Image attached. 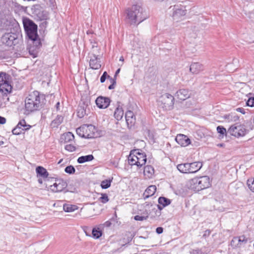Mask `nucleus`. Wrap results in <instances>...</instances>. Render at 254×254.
I'll use <instances>...</instances> for the list:
<instances>
[{
    "label": "nucleus",
    "mask_w": 254,
    "mask_h": 254,
    "mask_svg": "<svg viewBox=\"0 0 254 254\" xmlns=\"http://www.w3.org/2000/svg\"><path fill=\"white\" fill-rule=\"evenodd\" d=\"M45 98L38 91L30 93L25 100L24 114L28 115L32 112L40 110L44 104Z\"/></svg>",
    "instance_id": "f257e3e1"
},
{
    "label": "nucleus",
    "mask_w": 254,
    "mask_h": 254,
    "mask_svg": "<svg viewBox=\"0 0 254 254\" xmlns=\"http://www.w3.org/2000/svg\"><path fill=\"white\" fill-rule=\"evenodd\" d=\"M126 21L130 25H138L147 18L144 9L139 4L133 5L126 10Z\"/></svg>",
    "instance_id": "f03ea898"
},
{
    "label": "nucleus",
    "mask_w": 254,
    "mask_h": 254,
    "mask_svg": "<svg viewBox=\"0 0 254 254\" xmlns=\"http://www.w3.org/2000/svg\"><path fill=\"white\" fill-rule=\"evenodd\" d=\"M188 185L190 189L199 191L210 187V179L207 176L195 177L189 180Z\"/></svg>",
    "instance_id": "7ed1b4c3"
},
{
    "label": "nucleus",
    "mask_w": 254,
    "mask_h": 254,
    "mask_svg": "<svg viewBox=\"0 0 254 254\" xmlns=\"http://www.w3.org/2000/svg\"><path fill=\"white\" fill-rule=\"evenodd\" d=\"M24 30L28 39L37 36V25L31 19L25 18L23 19Z\"/></svg>",
    "instance_id": "20e7f679"
},
{
    "label": "nucleus",
    "mask_w": 254,
    "mask_h": 254,
    "mask_svg": "<svg viewBox=\"0 0 254 254\" xmlns=\"http://www.w3.org/2000/svg\"><path fill=\"white\" fill-rule=\"evenodd\" d=\"M246 132L245 126L238 123L232 125L228 129L229 135L237 138L245 136Z\"/></svg>",
    "instance_id": "39448f33"
},
{
    "label": "nucleus",
    "mask_w": 254,
    "mask_h": 254,
    "mask_svg": "<svg viewBox=\"0 0 254 254\" xmlns=\"http://www.w3.org/2000/svg\"><path fill=\"white\" fill-rule=\"evenodd\" d=\"M1 42L3 44L11 47L18 43L17 35L14 33H5L1 37Z\"/></svg>",
    "instance_id": "423d86ee"
},
{
    "label": "nucleus",
    "mask_w": 254,
    "mask_h": 254,
    "mask_svg": "<svg viewBox=\"0 0 254 254\" xmlns=\"http://www.w3.org/2000/svg\"><path fill=\"white\" fill-rule=\"evenodd\" d=\"M160 102L163 105V108L166 110H170L174 106V97L169 93H165L160 97Z\"/></svg>",
    "instance_id": "0eeeda50"
},
{
    "label": "nucleus",
    "mask_w": 254,
    "mask_h": 254,
    "mask_svg": "<svg viewBox=\"0 0 254 254\" xmlns=\"http://www.w3.org/2000/svg\"><path fill=\"white\" fill-rule=\"evenodd\" d=\"M93 128L92 125H84L76 130L77 134L80 137L85 138H90L92 137V135L88 133V130Z\"/></svg>",
    "instance_id": "6e6552de"
},
{
    "label": "nucleus",
    "mask_w": 254,
    "mask_h": 254,
    "mask_svg": "<svg viewBox=\"0 0 254 254\" xmlns=\"http://www.w3.org/2000/svg\"><path fill=\"white\" fill-rule=\"evenodd\" d=\"M144 207L148 212V216L150 215L151 218L159 217L161 215V212L154 206L152 204L146 202L144 204Z\"/></svg>",
    "instance_id": "1a4fd4ad"
},
{
    "label": "nucleus",
    "mask_w": 254,
    "mask_h": 254,
    "mask_svg": "<svg viewBox=\"0 0 254 254\" xmlns=\"http://www.w3.org/2000/svg\"><path fill=\"white\" fill-rule=\"evenodd\" d=\"M67 187L66 182L63 179H58L53 185L51 186V190L55 192H60Z\"/></svg>",
    "instance_id": "9d476101"
},
{
    "label": "nucleus",
    "mask_w": 254,
    "mask_h": 254,
    "mask_svg": "<svg viewBox=\"0 0 254 254\" xmlns=\"http://www.w3.org/2000/svg\"><path fill=\"white\" fill-rule=\"evenodd\" d=\"M173 17L174 19L177 20L186 14L187 10L184 6H174L173 9Z\"/></svg>",
    "instance_id": "9b49d317"
},
{
    "label": "nucleus",
    "mask_w": 254,
    "mask_h": 254,
    "mask_svg": "<svg viewBox=\"0 0 254 254\" xmlns=\"http://www.w3.org/2000/svg\"><path fill=\"white\" fill-rule=\"evenodd\" d=\"M98 57L94 54H91L89 65L92 69H98L101 67L100 59Z\"/></svg>",
    "instance_id": "f8f14e48"
},
{
    "label": "nucleus",
    "mask_w": 254,
    "mask_h": 254,
    "mask_svg": "<svg viewBox=\"0 0 254 254\" xmlns=\"http://www.w3.org/2000/svg\"><path fill=\"white\" fill-rule=\"evenodd\" d=\"M110 102L109 98L103 96L98 97L95 101L97 107L100 109L107 108L109 106Z\"/></svg>",
    "instance_id": "ddd939ff"
},
{
    "label": "nucleus",
    "mask_w": 254,
    "mask_h": 254,
    "mask_svg": "<svg viewBox=\"0 0 254 254\" xmlns=\"http://www.w3.org/2000/svg\"><path fill=\"white\" fill-rule=\"evenodd\" d=\"M175 140L182 146H187L191 143L190 139L187 135L183 134H178Z\"/></svg>",
    "instance_id": "4468645a"
},
{
    "label": "nucleus",
    "mask_w": 254,
    "mask_h": 254,
    "mask_svg": "<svg viewBox=\"0 0 254 254\" xmlns=\"http://www.w3.org/2000/svg\"><path fill=\"white\" fill-rule=\"evenodd\" d=\"M136 151L137 154H135L136 155L137 160V167L140 168L143 165H145L146 162V155L144 152H140L138 149H135Z\"/></svg>",
    "instance_id": "2eb2a0df"
},
{
    "label": "nucleus",
    "mask_w": 254,
    "mask_h": 254,
    "mask_svg": "<svg viewBox=\"0 0 254 254\" xmlns=\"http://www.w3.org/2000/svg\"><path fill=\"white\" fill-rule=\"evenodd\" d=\"M203 65L199 63H192L190 66V71L191 73L194 74H197L201 71L203 70Z\"/></svg>",
    "instance_id": "dca6fc26"
},
{
    "label": "nucleus",
    "mask_w": 254,
    "mask_h": 254,
    "mask_svg": "<svg viewBox=\"0 0 254 254\" xmlns=\"http://www.w3.org/2000/svg\"><path fill=\"white\" fill-rule=\"evenodd\" d=\"M190 93L188 89H181L176 93V96L180 100H185L190 97Z\"/></svg>",
    "instance_id": "f3484780"
},
{
    "label": "nucleus",
    "mask_w": 254,
    "mask_h": 254,
    "mask_svg": "<svg viewBox=\"0 0 254 254\" xmlns=\"http://www.w3.org/2000/svg\"><path fill=\"white\" fill-rule=\"evenodd\" d=\"M88 105L84 102L80 103L77 109V115L79 118H83L86 114Z\"/></svg>",
    "instance_id": "a211bd4d"
},
{
    "label": "nucleus",
    "mask_w": 254,
    "mask_h": 254,
    "mask_svg": "<svg viewBox=\"0 0 254 254\" xmlns=\"http://www.w3.org/2000/svg\"><path fill=\"white\" fill-rule=\"evenodd\" d=\"M125 118L128 126H132L135 122V117L133 113L131 111H127L125 114Z\"/></svg>",
    "instance_id": "6ab92c4d"
},
{
    "label": "nucleus",
    "mask_w": 254,
    "mask_h": 254,
    "mask_svg": "<svg viewBox=\"0 0 254 254\" xmlns=\"http://www.w3.org/2000/svg\"><path fill=\"white\" fill-rule=\"evenodd\" d=\"M202 167V163L197 161L190 163V173H195Z\"/></svg>",
    "instance_id": "aec40b11"
},
{
    "label": "nucleus",
    "mask_w": 254,
    "mask_h": 254,
    "mask_svg": "<svg viewBox=\"0 0 254 254\" xmlns=\"http://www.w3.org/2000/svg\"><path fill=\"white\" fill-rule=\"evenodd\" d=\"M156 190V187L154 185H151L149 186L145 190L143 194V196L144 199L152 196Z\"/></svg>",
    "instance_id": "412c9836"
},
{
    "label": "nucleus",
    "mask_w": 254,
    "mask_h": 254,
    "mask_svg": "<svg viewBox=\"0 0 254 254\" xmlns=\"http://www.w3.org/2000/svg\"><path fill=\"white\" fill-rule=\"evenodd\" d=\"M36 172L38 177L43 179L47 178L49 176V173L47 170L42 166H38L36 168Z\"/></svg>",
    "instance_id": "4be33fe9"
},
{
    "label": "nucleus",
    "mask_w": 254,
    "mask_h": 254,
    "mask_svg": "<svg viewBox=\"0 0 254 254\" xmlns=\"http://www.w3.org/2000/svg\"><path fill=\"white\" fill-rule=\"evenodd\" d=\"M134 153L137 154L135 150H132L130 151V154L128 157V162L129 164L131 166L136 165L137 166V160H136V157Z\"/></svg>",
    "instance_id": "5701e85b"
},
{
    "label": "nucleus",
    "mask_w": 254,
    "mask_h": 254,
    "mask_svg": "<svg viewBox=\"0 0 254 254\" xmlns=\"http://www.w3.org/2000/svg\"><path fill=\"white\" fill-rule=\"evenodd\" d=\"M28 40L29 43H30V41L32 43H29V44L31 45L32 44V46H34V48H35V49H39L42 46V44L38 35H37V36H34L33 37H32V38H29L28 39Z\"/></svg>",
    "instance_id": "b1692460"
},
{
    "label": "nucleus",
    "mask_w": 254,
    "mask_h": 254,
    "mask_svg": "<svg viewBox=\"0 0 254 254\" xmlns=\"http://www.w3.org/2000/svg\"><path fill=\"white\" fill-rule=\"evenodd\" d=\"M178 170L182 173H190V163H182L177 165Z\"/></svg>",
    "instance_id": "393cba45"
},
{
    "label": "nucleus",
    "mask_w": 254,
    "mask_h": 254,
    "mask_svg": "<svg viewBox=\"0 0 254 254\" xmlns=\"http://www.w3.org/2000/svg\"><path fill=\"white\" fill-rule=\"evenodd\" d=\"M94 159L93 155L90 154L85 156H82L77 159V162L79 164H82L86 162L92 161Z\"/></svg>",
    "instance_id": "a878e982"
},
{
    "label": "nucleus",
    "mask_w": 254,
    "mask_h": 254,
    "mask_svg": "<svg viewBox=\"0 0 254 254\" xmlns=\"http://www.w3.org/2000/svg\"><path fill=\"white\" fill-rule=\"evenodd\" d=\"M64 117L61 115H58L51 124V126L54 127H58V126L63 122Z\"/></svg>",
    "instance_id": "bb28decb"
},
{
    "label": "nucleus",
    "mask_w": 254,
    "mask_h": 254,
    "mask_svg": "<svg viewBox=\"0 0 254 254\" xmlns=\"http://www.w3.org/2000/svg\"><path fill=\"white\" fill-rule=\"evenodd\" d=\"M103 234L102 231L99 228H93L91 231V236L94 239H99Z\"/></svg>",
    "instance_id": "cd10ccee"
},
{
    "label": "nucleus",
    "mask_w": 254,
    "mask_h": 254,
    "mask_svg": "<svg viewBox=\"0 0 254 254\" xmlns=\"http://www.w3.org/2000/svg\"><path fill=\"white\" fill-rule=\"evenodd\" d=\"M124 115V111L122 107H118L114 112V117L118 120H121Z\"/></svg>",
    "instance_id": "c85d7f7f"
},
{
    "label": "nucleus",
    "mask_w": 254,
    "mask_h": 254,
    "mask_svg": "<svg viewBox=\"0 0 254 254\" xmlns=\"http://www.w3.org/2000/svg\"><path fill=\"white\" fill-rule=\"evenodd\" d=\"M12 89V86L8 83V81L0 85V90L2 92L4 90L7 93H10Z\"/></svg>",
    "instance_id": "c756f323"
},
{
    "label": "nucleus",
    "mask_w": 254,
    "mask_h": 254,
    "mask_svg": "<svg viewBox=\"0 0 254 254\" xmlns=\"http://www.w3.org/2000/svg\"><path fill=\"white\" fill-rule=\"evenodd\" d=\"M74 138V135L70 132L64 133L61 138L62 139H64L65 143L70 142L73 140Z\"/></svg>",
    "instance_id": "7c9ffc66"
},
{
    "label": "nucleus",
    "mask_w": 254,
    "mask_h": 254,
    "mask_svg": "<svg viewBox=\"0 0 254 254\" xmlns=\"http://www.w3.org/2000/svg\"><path fill=\"white\" fill-rule=\"evenodd\" d=\"M217 132L219 133V137L223 138L224 136H227L229 135L228 130L227 131L226 128L221 126H219L217 127Z\"/></svg>",
    "instance_id": "2f4dec72"
},
{
    "label": "nucleus",
    "mask_w": 254,
    "mask_h": 254,
    "mask_svg": "<svg viewBox=\"0 0 254 254\" xmlns=\"http://www.w3.org/2000/svg\"><path fill=\"white\" fill-rule=\"evenodd\" d=\"M17 126L22 130H27L31 127V126L26 124L24 119L20 120Z\"/></svg>",
    "instance_id": "473e14b6"
},
{
    "label": "nucleus",
    "mask_w": 254,
    "mask_h": 254,
    "mask_svg": "<svg viewBox=\"0 0 254 254\" xmlns=\"http://www.w3.org/2000/svg\"><path fill=\"white\" fill-rule=\"evenodd\" d=\"M158 201V203L162 204L163 207H166L169 205L171 202L170 199L163 196L159 197Z\"/></svg>",
    "instance_id": "72a5a7b5"
},
{
    "label": "nucleus",
    "mask_w": 254,
    "mask_h": 254,
    "mask_svg": "<svg viewBox=\"0 0 254 254\" xmlns=\"http://www.w3.org/2000/svg\"><path fill=\"white\" fill-rule=\"evenodd\" d=\"M63 209L65 212H72L78 209V207L75 205L69 204H64L63 205Z\"/></svg>",
    "instance_id": "f704fd0d"
},
{
    "label": "nucleus",
    "mask_w": 254,
    "mask_h": 254,
    "mask_svg": "<svg viewBox=\"0 0 254 254\" xmlns=\"http://www.w3.org/2000/svg\"><path fill=\"white\" fill-rule=\"evenodd\" d=\"M154 173V168L150 165H147L144 168V173L148 177L151 176Z\"/></svg>",
    "instance_id": "c9c22d12"
},
{
    "label": "nucleus",
    "mask_w": 254,
    "mask_h": 254,
    "mask_svg": "<svg viewBox=\"0 0 254 254\" xmlns=\"http://www.w3.org/2000/svg\"><path fill=\"white\" fill-rule=\"evenodd\" d=\"M9 75L5 72L0 73V85L8 81Z\"/></svg>",
    "instance_id": "e433bc0d"
},
{
    "label": "nucleus",
    "mask_w": 254,
    "mask_h": 254,
    "mask_svg": "<svg viewBox=\"0 0 254 254\" xmlns=\"http://www.w3.org/2000/svg\"><path fill=\"white\" fill-rule=\"evenodd\" d=\"M144 214H146V216H139V215H135L134 217V219L136 221H143L145 220H147L148 218V212L147 209H145V212L143 213Z\"/></svg>",
    "instance_id": "4c0bfd02"
},
{
    "label": "nucleus",
    "mask_w": 254,
    "mask_h": 254,
    "mask_svg": "<svg viewBox=\"0 0 254 254\" xmlns=\"http://www.w3.org/2000/svg\"><path fill=\"white\" fill-rule=\"evenodd\" d=\"M112 180H105L102 181L101 183V187L103 189H106L109 188L111 186Z\"/></svg>",
    "instance_id": "58836bf2"
},
{
    "label": "nucleus",
    "mask_w": 254,
    "mask_h": 254,
    "mask_svg": "<svg viewBox=\"0 0 254 254\" xmlns=\"http://www.w3.org/2000/svg\"><path fill=\"white\" fill-rule=\"evenodd\" d=\"M240 241L238 237H234L231 242V246L233 248H236L238 247H239V241Z\"/></svg>",
    "instance_id": "ea45409f"
},
{
    "label": "nucleus",
    "mask_w": 254,
    "mask_h": 254,
    "mask_svg": "<svg viewBox=\"0 0 254 254\" xmlns=\"http://www.w3.org/2000/svg\"><path fill=\"white\" fill-rule=\"evenodd\" d=\"M65 173L69 174H73L75 173V170L74 167L72 165L67 166L64 169Z\"/></svg>",
    "instance_id": "a19ab883"
},
{
    "label": "nucleus",
    "mask_w": 254,
    "mask_h": 254,
    "mask_svg": "<svg viewBox=\"0 0 254 254\" xmlns=\"http://www.w3.org/2000/svg\"><path fill=\"white\" fill-rule=\"evenodd\" d=\"M38 50V49H35V48H34V46H30L29 48V54L31 55H32L33 56V57H36L37 56Z\"/></svg>",
    "instance_id": "79ce46f5"
},
{
    "label": "nucleus",
    "mask_w": 254,
    "mask_h": 254,
    "mask_svg": "<svg viewBox=\"0 0 254 254\" xmlns=\"http://www.w3.org/2000/svg\"><path fill=\"white\" fill-rule=\"evenodd\" d=\"M126 236H127V240L125 242L127 244L129 243L132 240L134 236V234L128 232L126 233Z\"/></svg>",
    "instance_id": "37998d69"
},
{
    "label": "nucleus",
    "mask_w": 254,
    "mask_h": 254,
    "mask_svg": "<svg viewBox=\"0 0 254 254\" xmlns=\"http://www.w3.org/2000/svg\"><path fill=\"white\" fill-rule=\"evenodd\" d=\"M99 200L103 203H105L109 201V199L106 193H102L101 196L99 198Z\"/></svg>",
    "instance_id": "c03bdc74"
},
{
    "label": "nucleus",
    "mask_w": 254,
    "mask_h": 254,
    "mask_svg": "<svg viewBox=\"0 0 254 254\" xmlns=\"http://www.w3.org/2000/svg\"><path fill=\"white\" fill-rule=\"evenodd\" d=\"M247 184L249 189L254 192V178L249 179L247 181Z\"/></svg>",
    "instance_id": "a18cd8bd"
},
{
    "label": "nucleus",
    "mask_w": 254,
    "mask_h": 254,
    "mask_svg": "<svg viewBox=\"0 0 254 254\" xmlns=\"http://www.w3.org/2000/svg\"><path fill=\"white\" fill-rule=\"evenodd\" d=\"M64 148L66 150L69 152H73L76 149V147L74 145L70 144L65 145Z\"/></svg>",
    "instance_id": "49530a36"
},
{
    "label": "nucleus",
    "mask_w": 254,
    "mask_h": 254,
    "mask_svg": "<svg viewBox=\"0 0 254 254\" xmlns=\"http://www.w3.org/2000/svg\"><path fill=\"white\" fill-rule=\"evenodd\" d=\"M109 78H110V76L107 74L106 71H104L100 77V82L101 83H103L105 81L106 79H109Z\"/></svg>",
    "instance_id": "de8ad7c7"
},
{
    "label": "nucleus",
    "mask_w": 254,
    "mask_h": 254,
    "mask_svg": "<svg viewBox=\"0 0 254 254\" xmlns=\"http://www.w3.org/2000/svg\"><path fill=\"white\" fill-rule=\"evenodd\" d=\"M23 130L21 129L19 127H18L17 126L13 128L12 130V132L13 134L15 135H19L22 133Z\"/></svg>",
    "instance_id": "09e8293b"
},
{
    "label": "nucleus",
    "mask_w": 254,
    "mask_h": 254,
    "mask_svg": "<svg viewBox=\"0 0 254 254\" xmlns=\"http://www.w3.org/2000/svg\"><path fill=\"white\" fill-rule=\"evenodd\" d=\"M246 105L250 107H254V97H250L246 102Z\"/></svg>",
    "instance_id": "8fccbe9b"
},
{
    "label": "nucleus",
    "mask_w": 254,
    "mask_h": 254,
    "mask_svg": "<svg viewBox=\"0 0 254 254\" xmlns=\"http://www.w3.org/2000/svg\"><path fill=\"white\" fill-rule=\"evenodd\" d=\"M190 254H202V252L201 249H193L190 251Z\"/></svg>",
    "instance_id": "3c124183"
},
{
    "label": "nucleus",
    "mask_w": 254,
    "mask_h": 254,
    "mask_svg": "<svg viewBox=\"0 0 254 254\" xmlns=\"http://www.w3.org/2000/svg\"><path fill=\"white\" fill-rule=\"evenodd\" d=\"M163 232V228L162 227H158L156 229V232L158 234H161Z\"/></svg>",
    "instance_id": "603ef678"
},
{
    "label": "nucleus",
    "mask_w": 254,
    "mask_h": 254,
    "mask_svg": "<svg viewBox=\"0 0 254 254\" xmlns=\"http://www.w3.org/2000/svg\"><path fill=\"white\" fill-rule=\"evenodd\" d=\"M210 233L211 231L210 230H206V231H204V233L203 235V237L205 238L208 237L210 235Z\"/></svg>",
    "instance_id": "864d4df0"
},
{
    "label": "nucleus",
    "mask_w": 254,
    "mask_h": 254,
    "mask_svg": "<svg viewBox=\"0 0 254 254\" xmlns=\"http://www.w3.org/2000/svg\"><path fill=\"white\" fill-rule=\"evenodd\" d=\"M116 84V81H113V83H112L111 85H110L109 86L108 89L110 90L114 89Z\"/></svg>",
    "instance_id": "5fc2aeb1"
},
{
    "label": "nucleus",
    "mask_w": 254,
    "mask_h": 254,
    "mask_svg": "<svg viewBox=\"0 0 254 254\" xmlns=\"http://www.w3.org/2000/svg\"><path fill=\"white\" fill-rule=\"evenodd\" d=\"M6 122V119L4 117L0 116V124H4Z\"/></svg>",
    "instance_id": "6e6d98bb"
},
{
    "label": "nucleus",
    "mask_w": 254,
    "mask_h": 254,
    "mask_svg": "<svg viewBox=\"0 0 254 254\" xmlns=\"http://www.w3.org/2000/svg\"><path fill=\"white\" fill-rule=\"evenodd\" d=\"M236 110L237 111V112H240L242 114H245V110L244 108H238L236 109Z\"/></svg>",
    "instance_id": "4d7b16f0"
},
{
    "label": "nucleus",
    "mask_w": 254,
    "mask_h": 254,
    "mask_svg": "<svg viewBox=\"0 0 254 254\" xmlns=\"http://www.w3.org/2000/svg\"><path fill=\"white\" fill-rule=\"evenodd\" d=\"M91 43L92 44V48H94L95 47H97L98 44L95 41H94V42L91 41Z\"/></svg>",
    "instance_id": "13d9d810"
},
{
    "label": "nucleus",
    "mask_w": 254,
    "mask_h": 254,
    "mask_svg": "<svg viewBox=\"0 0 254 254\" xmlns=\"http://www.w3.org/2000/svg\"><path fill=\"white\" fill-rule=\"evenodd\" d=\"M158 210H160V211L164 208L165 207H163V206L162 205V204H158L157 205Z\"/></svg>",
    "instance_id": "bf43d9fd"
},
{
    "label": "nucleus",
    "mask_w": 254,
    "mask_h": 254,
    "mask_svg": "<svg viewBox=\"0 0 254 254\" xmlns=\"http://www.w3.org/2000/svg\"><path fill=\"white\" fill-rule=\"evenodd\" d=\"M60 103L59 102H58L55 105V107H56L57 111L60 110Z\"/></svg>",
    "instance_id": "052dcab7"
},
{
    "label": "nucleus",
    "mask_w": 254,
    "mask_h": 254,
    "mask_svg": "<svg viewBox=\"0 0 254 254\" xmlns=\"http://www.w3.org/2000/svg\"><path fill=\"white\" fill-rule=\"evenodd\" d=\"M233 117V115L232 114H229L228 115H225V119H230V118L232 119Z\"/></svg>",
    "instance_id": "680f3d73"
},
{
    "label": "nucleus",
    "mask_w": 254,
    "mask_h": 254,
    "mask_svg": "<svg viewBox=\"0 0 254 254\" xmlns=\"http://www.w3.org/2000/svg\"><path fill=\"white\" fill-rule=\"evenodd\" d=\"M84 231L86 236H90V237L91 236V235L90 234V232H88L87 230H86L85 229H84Z\"/></svg>",
    "instance_id": "e2e57ef3"
},
{
    "label": "nucleus",
    "mask_w": 254,
    "mask_h": 254,
    "mask_svg": "<svg viewBox=\"0 0 254 254\" xmlns=\"http://www.w3.org/2000/svg\"><path fill=\"white\" fill-rule=\"evenodd\" d=\"M120 68H119V69H118L116 70V72H115V76H115V78H116L117 75L119 74V73L120 72Z\"/></svg>",
    "instance_id": "0e129e2a"
},
{
    "label": "nucleus",
    "mask_w": 254,
    "mask_h": 254,
    "mask_svg": "<svg viewBox=\"0 0 254 254\" xmlns=\"http://www.w3.org/2000/svg\"><path fill=\"white\" fill-rule=\"evenodd\" d=\"M111 224V223L110 221H106V222H105V225L106 226H107V227H109V226H110Z\"/></svg>",
    "instance_id": "69168bd1"
},
{
    "label": "nucleus",
    "mask_w": 254,
    "mask_h": 254,
    "mask_svg": "<svg viewBox=\"0 0 254 254\" xmlns=\"http://www.w3.org/2000/svg\"><path fill=\"white\" fill-rule=\"evenodd\" d=\"M243 238V239H241V237H239L238 238V239H239L240 241H239V244H240L241 242H243V241H245V238L244 237H242Z\"/></svg>",
    "instance_id": "338daca9"
},
{
    "label": "nucleus",
    "mask_w": 254,
    "mask_h": 254,
    "mask_svg": "<svg viewBox=\"0 0 254 254\" xmlns=\"http://www.w3.org/2000/svg\"><path fill=\"white\" fill-rule=\"evenodd\" d=\"M109 79H110L112 83H113V81H116V78L114 77V78H113L110 76V78H109Z\"/></svg>",
    "instance_id": "774afa93"
}]
</instances>
